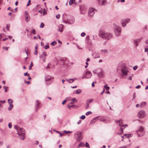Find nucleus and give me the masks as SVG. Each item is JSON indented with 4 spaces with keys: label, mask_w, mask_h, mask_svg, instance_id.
Segmentation results:
<instances>
[{
    "label": "nucleus",
    "mask_w": 148,
    "mask_h": 148,
    "mask_svg": "<svg viewBox=\"0 0 148 148\" xmlns=\"http://www.w3.org/2000/svg\"><path fill=\"white\" fill-rule=\"evenodd\" d=\"M104 88H106L105 89H106V90H108L109 89V87L108 86H107L106 85H105L104 86Z\"/></svg>",
    "instance_id": "41"
},
{
    "label": "nucleus",
    "mask_w": 148,
    "mask_h": 148,
    "mask_svg": "<svg viewBox=\"0 0 148 148\" xmlns=\"http://www.w3.org/2000/svg\"><path fill=\"white\" fill-rule=\"evenodd\" d=\"M88 101H87V102L86 103V109H87L89 108V105L90 103L88 102Z\"/></svg>",
    "instance_id": "32"
},
{
    "label": "nucleus",
    "mask_w": 148,
    "mask_h": 148,
    "mask_svg": "<svg viewBox=\"0 0 148 148\" xmlns=\"http://www.w3.org/2000/svg\"><path fill=\"white\" fill-rule=\"evenodd\" d=\"M45 79L46 83L47 84H49L53 81V78L49 75H47L45 77Z\"/></svg>",
    "instance_id": "10"
},
{
    "label": "nucleus",
    "mask_w": 148,
    "mask_h": 148,
    "mask_svg": "<svg viewBox=\"0 0 148 148\" xmlns=\"http://www.w3.org/2000/svg\"><path fill=\"white\" fill-rule=\"evenodd\" d=\"M80 10L81 13L82 14H84L86 12L87 8L84 6H82L80 7Z\"/></svg>",
    "instance_id": "12"
},
{
    "label": "nucleus",
    "mask_w": 148,
    "mask_h": 148,
    "mask_svg": "<svg viewBox=\"0 0 148 148\" xmlns=\"http://www.w3.org/2000/svg\"><path fill=\"white\" fill-rule=\"evenodd\" d=\"M49 48V46L48 45H46L45 47H44V48L46 49H48V48Z\"/></svg>",
    "instance_id": "56"
},
{
    "label": "nucleus",
    "mask_w": 148,
    "mask_h": 148,
    "mask_svg": "<svg viewBox=\"0 0 148 148\" xmlns=\"http://www.w3.org/2000/svg\"><path fill=\"white\" fill-rule=\"evenodd\" d=\"M63 21L66 23L72 24L74 22L73 17L71 16H67L66 15L63 16Z\"/></svg>",
    "instance_id": "4"
},
{
    "label": "nucleus",
    "mask_w": 148,
    "mask_h": 148,
    "mask_svg": "<svg viewBox=\"0 0 148 148\" xmlns=\"http://www.w3.org/2000/svg\"><path fill=\"white\" fill-rule=\"evenodd\" d=\"M114 32L115 35L117 36H120L121 32V28L119 26L116 25H114Z\"/></svg>",
    "instance_id": "6"
},
{
    "label": "nucleus",
    "mask_w": 148,
    "mask_h": 148,
    "mask_svg": "<svg viewBox=\"0 0 148 148\" xmlns=\"http://www.w3.org/2000/svg\"><path fill=\"white\" fill-rule=\"evenodd\" d=\"M30 2H31V1L30 0H29L28 1V3H27V6H28L29 5H30Z\"/></svg>",
    "instance_id": "50"
},
{
    "label": "nucleus",
    "mask_w": 148,
    "mask_h": 148,
    "mask_svg": "<svg viewBox=\"0 0 148 148\" xmlns=\"http://www.w3.org/2000/svg\"><path fill=\"white\" fill-rule=\"evenodd\" d=\"M63 25L62 24H60L59 25L58 31L62 32H63Z\"/></svg>",
    "instance_id": "18"
},
{
    "label": "nucleus",
    "mask_w": 148,
    "mask_h": 148,
    "mask_svg": "<svg viewBox=\"0 0 148 148\" xmlns=\"http://www.w3.org/2000/svg\"><path fill=\"white\" fill-rule=\"evenodd\" d=\"M8 102L9 105L12 104L13 102V100L11 99H9L8 100Z\"/></svg>",
    "instance_id": "28"
},
{
    "label": "nucleus",
    "mask_w": 148,
    "mask_h": 148,
    "mask_svg": "<svg viewBox=\"0 0 148 148\" xmlns=\"http://www.w3.org/2000/svg\"><path fill=\"white\" fill-rule=\"evenodd\" d=\"M82 132L77 131L75 134V136L76 137L77 136L76 138V140L77 142H80L82 138Z\"/></svg>",
    "instance_id": "8"
},
{
    "label": "nucleus",
    "mask_w": 148,
    "mask_h": 148,
    "mask_svg": "<svg viewBox=\"0 0 148 148\" xmlns=\"http://www.w3.org/2000/svg\"><path fill=\"white\" fill-rule=\"evenodd\" d=\"M39 103L38 102V101H36V103H35V106H36V108H35L36 112L38 110L39 107H38V106L39 105Z\"/></svg>",
    "instance_id": "20"
},
{
    "label": "nucleus",
    "mask_w": 148,
    "mask_h": 148,
    "mask_svg": "<svg viewBox=\"0 0 148 148\" xmlns=\"http://www.w3.org/2000/svg\"><path fill=\"white\" fill-rule=\"evenodd\" d=\"M14 127L17 130L18 134L20 137V139L22 140H24L25 138L24 129L23 128L19 127L17 125H15Z\"/></svg>",
    "instance_id": "2"
},
{
    "label": "nucleus",
    "mask_w": 148,
    "mask_h": 148,
    "mask_svg": "<svg viewBox=\"0 0 148 148\" xmlns=\"http://www.w3.org/2000/svg\"><path fill=\"white\" fill-rule=\"evenodd\" d=\"M80 118L82 119H85V115H83L80 117Z\"/></svg>",
    "instance_id": "42"
},
{
    "label": "nucleus",
    "mask_w": 148,
    "mask_h": 148,
    "mask_svg": "<svg viewBox=\"0 0 148 148\" xmlns=\"http://www.w3.org/2000/svg\"><path fill=\"white\" fill-rule=\"evenodd\" d=\"M92 112H91L89 111V112H86V113L85 114L87 116V115H88L89 114H92Z\"/></svg>",
    "instance_id": "35"
},
{
    "label": "nucleus",
    "mask_w": 148,
    "mask_h": 148,
    "mask_svg": "<svg viewBox=\"0 0 148 148\" xmlns=\"http://www.w3.org/2000/svg\"><path fill=\"white\" fill-rule=\"evenodd\" d=\"M44 23L42 22L41 23V24L40 25V27L42 28L44 27Z\"/></svg>",
    "instance_id": "39"
},
{
    "label": "nucleus",
    "mask_w": 148,
    "mask_h": 148,
    "mask_svg": "<svg viewBox=\"0 0 148 148\" xmlns=\"http://www.w3.org/2000/svg\"><path fill=\"white\" fill-rule=\"evenodd\" d=\"M64 132H65V134H67L68 133H71V132H70L69 131H64Z\"/></svg>",
    "instance_id": "46"
},
{
    "label": "nucleus",
    "mask_w": 148,
    "mask_h": 148,
    "mask_svg": "<svg viewBox=\"0 0 148 148\" xmlns=\"http://www.w3.org/2000/svg\"><path fill=\"white\" fill-rule=\"evenodd\" d=\"M140 41V40L139 39H138L136 40H134V43L136 44V46H137L138 45V42Z\"/></svg>",
    "instance_id": "27"
},
{
    "label": "nucleus",
    "mask_w": 148,
    "mask_h": 148,
    "mask_svg": "<svg viewBox=\"0 0 148 148\" xmlns=\"http://www.w3.org/2000/svg\"><path fill=\"white\" fill-rule=\"evenodd\" d=\"M34 54L37 55L38 54V52L37 50H35V51L34 52Z\"/></svg>",
    "instance_id": "55"
},
{
    "label": "nucleus",
    "mask_w": 148,
    "mask_h": 148,
    "mask_svg": "<svg viewBox=\"0 0 148 148\" xmlns=\"http://www.w3.org/2000/svg\"><path fill=\"white\" fill-rule=\"evenodd\" d=\"M60 15L59 14H58L56 15V18L57 19H58L60 18Z\"/></svg>",
    "instance_id": "49"
},
{
    "label": "nucleus",
    "mask_w": 148,
    "mask_h": 148,
    "mask_svg": "<svg viewBox=\"0 0 148 148\" xmlns=\"http://www.w3.org/2000/svg\"><path fill=\"white\" fill-rule=\"evenodd\" d=\"M86 146L87 147H88L89 146V144L87 142L86 143Z\"/></svg>",
    "instance_id": "58"
},
{
    "label": "nucleus",
    "mask_w": 148,
    "mask_h": 148,
    "mask_svg": "<svg viewBox=\"0 0 148 148\" xmlns=\"http://www.w3.org/2000/svg\"><path fill=\"white\" fill-rule=\"evenodd\" d=\"M127 147L126 146H123L121 147H119V148H127Z\"/></svg>",
    "instance_id": "60"
},
{
    "label": "nucleus",
    "mask_w": 148,
    "mask_h": 148,
    "mask_svg": "<svg viewBox=\"0 0 148 148\" xmlns=\"http://www.w3.org/2000/svg\"><path fill=\"white\" fill-rule=\"evenodd\" d=\"M95 83H96V82H92V87H94L95 86V85L94 84Z\"/></svg>",
    "instance_id": "57"
},
{
    "label": "nucleus",
    "mask_w": 148,
    "mask_h": 148,
    "mask_svg": "<svg viewBox=\"0 0 148 148\" xmlns=\"http://www.w3.org/2000/svg\"><path fill=\"white\" fill-rule=\"evenodd\" d=\"M146 104V102H143L140 104V107H143L145 106Z\"/></svg>",
    "instance_id": "25"
},
{
    "label": "nucleus",
    "mask_w": 148,
    "mask_h": 148,
    "mask_svg": "<svg viewBox=\"0 0 148 148\" xmlns=\"http://www.w3.org/2000/svg\"><path fill=\"white\" fill-rule=\"evenodd\" d=\"M10 25L9 24H7L6 25V29L7 30H9V27H10Z\"/></svg>",
    "instance_id": "40"
},
{
    "label": "nucleus",
    "mask_w": 148,
    "mask_h": 148,
    "mask_svg": "<svg viewBox=\"0 0 148 148\" xmlns=\"http://www.w3.org/2000/svg\"><path fill=\"white\" fill-rule=\"evenodd\" d=\"M95 55V56L94 57L95 59H96L97 58H100V56L99 53L96 52H95L93 54H92V56H94Z\"/></svg>",
    "instance_id": "19"
},
{
    "label": "nucleus",
    "mask_w": 148,
    "mask_h": 148,
    "mask_svg": "<svg viewBox=\"0 0 148 148\" xmlns=\"http://www.w3.org/2000/svg\"><path fill=\"white\" fill-rule=\"evenodd\" d=\"M87 101H88V102L90 103L91 102H92L93 101V99H90L89 100H88Z\"/></svg>",
    "instance_id": "51"
},
{
    "label": "nucleus",
    "mask_w": 148,
    "mask_h": 148,
    "mask_svg": "<svg viewBox=\"0 0 148 148\" xmlns=\"http://www.w3.org/2000/svg\"><path fill=\"white\" fill-rule=\"evenodd\" d=\"M25 21L27 22H28L30 20V16L28 14V12L26 11L25 12Z\"/></svg>",
    "instance_id": "13"
},
{
    "label": "nucleus",
    "mask_w": 148,
    "mask_h": 148,
    "mask_svg": "<svg viewBox=\"0 0 148 148\" xmlns=\"http://www.w3.org/2000/svg\"><path fill=\"white\" fill-rule=\"evenodd\" d=\"M138 68V66H135L133 67V69L134 70H136Z\"/></svg>",
    "instance_id": "44"
},
{
    "label": "nucleus",
    "mask_w": 148,
    "mask_h": 148,
    "mask_svg": "<svg viewBox=\"0 0 148 148\" xmlns=\"http://www.w3.org/2000/svg\"><path fill=\"white\" fill-rule=\"evenodd\" d=\"M115 122L116 123H118L119 125L121 127L120 130L121 132L120 133H118L117 134H122L123 133V130L124 128L126 127L127 126V124L123 125L122 120L115 121Z\"/></svg>",
    "instance_id": "5"
},
{
    "label": "nucleus",
    "mask_w": 148,
    "mask_h": 148,
    "mask_svg": "<svg viewBox=\"0 0 148 148\" xmlns=\"http://www.w3.org/2000/svg\"><path fill=\"white\" fill-rule=\"evenodd\" d=\"M145 116V113L144 110H141L139 112L138 115V117L140 119L143 118Z\"/></svg>",
    "instance_id": "11"
},
{
    "label": "nucleus",
    "mask_w": 148,
    "mask_h": 148,
    "mask_svg": "<svg viewBox=\"0 0 148 148\" xmlns=\"http://www.w3.org/2000/svg\"><path fill=\"white\" fill-rule=\"evenodd\" d=\"M82 121L81 120H79L78 122H77V124H80L81 123Z\"/></svg>",
    "instance_id": "64"
},
{
    "label": "nucleus",
    "mask_w": 148,
    "mask_h": 148,
    "mask_svg": "<svg viewBox=\"0 0 148 148\" xmlns=\"http://www.w3.org/2000/svg\"><path fill=\"white\" fill-rule=\"evenodd\" d=\"M8 48H9V47H3V49H4L6 51H7L8 49Z\"/></svg>",
    "instance_id": "45"
},
{
    "label": "nucleus",
    "mask_w": 148,
    "mask_h": 148,
    "mask_svg": "<svg viewBox=\"0 0 148 148\" xmlns=\"http://www.w3.org/2000/svg\"><path fill=\"white\" fill-rule=\"evenodd\" d=\"M71 101H72V103H74V102L75 101H76V99L75 98H73L71 100Z\"/></svg>",
    "instance_id": "34"
},
{
    "label": "nucleus",
    "mask_w": 148,
    "mask_h": 148,
    "mask_svg": "<svg viewBox=\"0 0 148 148\" xmlns=\"http://www.w3.org/2000/svg\"><path fill=\"white\" fill-rule=\"evenodd\" d=\"M76 79V78H74L73 79H66V81L69 83L73 82L74 80Z\"/></svg>",
    "instance_id": "21"
},
{
    "label": "nucleus",
    "mask_w": 148,
    "mask_h": 148,
    "mask_svg": "<svg viewBox=\"0 0 148 148\" xmlns=\"http://www.w3.org/2000/svg\"><path fill=\"white\" fill-rule=\"evenodd\" d=\"M99 117V116H97L93 118L90 121V124H92L95 123L98 120V118Z\"/></svg>",
    "instance_id": "16"
},
{
    "label": "nucleus",
    "mask_w": 148,
    "mask_h": 148,
    "mask_svg": "<svg viewBox=\"0 0 148 148\" xmlns=\"http://www.w3.org/2000/svg\"><path fill=\"white\" fill-rule=\"evenodd\" d=\"M106 3V0H98V4L100 6L105 5Z\"/></svg>",
    "instance_id": "14"
},
{
    "label": "nucleus",
    "mask_w": 148,
    "mask_h": 148,
    "mask_svg": "<svg viewBox=\"0 0 148 148\" xmlns=\"http://www.w3.org/2000/svg\"><path fill=\"white\" fill-rule=\"evenodd\" d=\"M24 75L25 76H28L29 75V73H27H27H25L24 74Z\"/></svg>",
    "instance_id": "54"
},
{
    "label": "nucleus",
    "mask_w": 148,
    "mask_h": 148,
    "mask_svg": "<svg viewBox=\"0 0 148 148\" xmlns=\"http://www.w3.org/2000/svg\"><path fill=\"white\" fill-rule=\"evenodd\" d=\"M106 120V118L105 117L102 116L100 119L99 120L101 122H104Z\"/></svg>",
    "instance_id": "24"
},
{
    "label": "nucleus",
    "mask_w": 148,
    "mask_h": 148,
    "mask_svg": "<svg viewBox=\"0 0 148 148\" xmlns=\"http://www.w3.org/2000/svg\"><path fill=\"white\" fill-rule=\"evenodd\" d=\"M66 100H65L62 102V105L64 104H65V103H66Z\"/></svg>",
    "instance_id": "61"
},
{
    "label": "nucleus",
    "mask_w": 148,
    "mask_h": 148,
    "mask_svg": "<svg viewBox=\"0 0 148 148\" xmlns=\"http://www.w3.org/2000/svg\"><path fill=\"white\" fill-rule=\"evenodd\" d=\"M101 51L103 52L104 53H108V51L107 49H101Z\"/></svg>",
    "instance_id": "31"
},
{
    "label": "nucleus",
    "mask_w": 148,
    "mask_h": 148,
    "mask_svg": "<svg viewBox=\"0 0 148 148\" xmlns=\"http://www.w3.org/2000/svg\"><path fill=\"white\" fill-rule=\"evenodd\" d=\"M137 134L138 136H143L144 134V128L143 127L140 126L138 130L136 131Z\"/></svg>",
    "instance_id": "7"
},
{
    "label": "nucleus",
    "mask_w": 148,
    "mask_h": 148,
    "mask_svg": "<svg viewBox=\"0 0 148 148\" xmlns=\"http://www.w3.org/2000/svg\"><path fill=\"white\" fill-rule=\"evenodd\" d=\"M32 33L34 34H36V31L34 29H33Z\"/></svg>",
    "instance_id": "53"
},
{
    "label": "nucleus",
    "mask_w": 148,
    "mask_h": 148,
    "mask_svg": "<svg viewBox=\"0 0 148 148\" xmlns=\"http://www.w3.org/2000/svg\"><path fill=\"white\" fill-rule=\"evenodd\" d=\"M96 11V10L94 8H89L88 12L89 16L90 18H92Z\"/></svg>",
    "instance_id": "9"
},
{
    "label": "nucleus",
    "mask_w": 148,
    "mask_h": 148,
    "mask_svg": "<svg viewBox=\"0 0 148 148\" xmlns=\"http://www.w3.org/2000/svg\"><path fill=\"white\" fill-rule=\"evenodd\" d=\"M43 55L45 56L44 57H46L47 56V54L46 53L45 51L43 52V53L41 55H40V58H41L43 57Z\"/></svg>",
    "instance_id": "26"
},
{
    "label": "nucleus",
    "mask_w": 148,
    "mask_h": 148,
    "mask_svg": "<svg viewBox=\"0 0 148 148\" xmlns=\"http://www.w3.org/2000/svg\"><path fill=\"white\" fill-rule=\"evenodd\" d=\"M57 44V42L55 41H54L53 42H52L50 44L52 46H54L55 45Z\"/></svg>",
    "instance_id": "30"
},
{
    "label": "nucleus",
    "mask_w": 148,
    "mask_h": 148,
    "mask_svg": "<svg viewBox=\"0 0 148 148\" xmlns=\"http://www.w3.org/2000/svg\"><path fill=\"white\" fill-rule=\"evenodd\" d=\"M47 12L45 11V9H44V11L43 12V15H45L46 14Z\"/></svg>",
    "instance_id": "59"
},
{
    "label": "nucleus",
    "mask_w": 148,
    "mask_h": 148,
    "mask_svg": "<svg viewBox=\"0 0 148 148\" xmlns=\"http://www.w3.org/2000/svg\"><path fill=\"white\" fill-rule=\"evenodd\" d=\"M128 23V22L127 20V19H123L121 21V23L122 25V26L124 27Z\"/></svg>",
    "instance_id": "15"
},
{
    "label": "nucleus",
    "mask_w": 148,
    "mask_h": 148,
    "mask_svg": "<svg viewBox=\"0 0 148 148\" xmlns=\"http://www.w3.org/2000/svg\"><path fill=\"white\" fill-rule=\"evenodd\" d=\"M0 102L2 103H5V100L0 101Z\"/></svg>",
    "instance_id": "62"
},
{
    "label": "nucleus",
    "mask_w": 148,
    "mask_h": 148,
    "mask_svg": "<svg viewBox=\"0 0 148 148\" xmlns=\"http://www.w3.org/2000/svg\"><path fill=\"white\" fill-rule=\"evenodd\" d=\"M82 92V90L81 89H78L74 92V93L79 94Z\"/></svg>",
    "instance_id": "23"
},
{
    "label": "nucleus",
    "mask_w": 148,
    "mask_h": 148,
    "mask_svg": "<svg viewBox=\"0 0 148 148\" xmlns=\"http://www.w3.org/2000/svg\"><path fill=\"white\" fill-rule=\"evenodd\" d=\"M33 66V64H32V62H31V64L29 66V70L31 69H32V66Z\"/></svg>",
    "instance_id": "38"
},
{
    "label": "nucleus",
    "mask_w": 148,
    "mask_h": 148,
    "mask_svg": "<svg viewBox=\"0 0 148 148\" xmlns=\"http://www.w3.org/2000/svg\"><path fill=\"white\" fill-rule=\"evenodd\" d=\"M146 46L148 47V40L146 41Z\"/></svg>",
    "instance_id": "48"
},
{
    "label": "nucleus",
    "mask_w": 148,
    "mask_h": 148,
    "mask_svg": "<svg viewBox=\"0 0 148 148\" xmlns=\"http://www.w3.org/2000/svg\"><path fill=\"white\" fill-rule=\"evenodd\" d=\"M136 97V93H134L133 95V99H134Z\"/></svg>",
    "instance_id": "63"
},
{
    "label": "nucleus",
    "mask_w": 148,
    "mask_h": 148,
    "mask_svg": "<svg viewBox=\"0 0 148 148\" xmlns=\"http://www.w3.org/2000/svg\"><path fill=\"white\" fill-rule=\"evenodd\" d=\"M8 127L10 128H12V125L11 123H9Z\"/></svg>",
    "instance_id": "43"
},
{
    "label": "nucleus",
    "mask_w": 148,
    "mask_h": 148,
    "mask_svg": "<svg viewBox=\"0 0 148 148\" xmlns=\"http://www.w3.org/2000/svg\"><path fill=\"white\" fill-rule=\"evenodd\" d=\"M99 36L105 40H109L113 37L112 35L110 33H108L103 30L99 32Z\"/></svg>",
    "instance_id": "3"
},
{
    "label": "nucleus",
    "mask_w": 148,
    "mask_h": 148,
    "mask_svg": "<svg viewBox=\"0 0 148 148\" xmlns=\"http://www.w3.org/2000/svg\"><path fill=\"white\" fill-rule=\"evenodd\" d=\"M28 49L27 48H25L24 49V51L26 53V54H27V55H28V53H27V52Z\"/></svg>",
    "instance_id": "36"
},
{
    "label": "nucleus",
    "mask_w": 148,
    "mask_h": 148,
    "mask_svg": "<svg viewBox=\"0 0 148 148\" xmlns=\"http://www.w3.org/2000/svg\"><path fill=\"white\" fill-rule=\"evenodd\" d=\"M86 74L87 76H89V77H87V78H90L92 76V74H91L90 72V71H88L86 72Z\"/></svg>",
    "instance_id": "22"
},
{
    "label": "nucleus",
    "mask_w": 148,
    "mask_h": 148,
    "mask_svg": "<svg viewBox=\"0 0 148 148\" xmlns=\"http://www.w3.org/2000/svg\"><path fill=\"white\" fill-rule=\"evenodd\" d=\"M75 105H71V106H70L69 105H67V107L70 109V108H73L74 107H75Z\"/></svg>",
    "instance_id": "33"
},
{
    "label": "nucleus",
    "mask_w": 148,
    "mask_h": 148,
    "mask_svg": "<svg viewBox=\"0 0 148 148\" xmlns=\"http://www.w3.org/2000/svg\"><path fill=\"white\" fill-rule=\"evenodd\" d=\"M75 1V0H70L69 1V4L70 5H72L73 3V2Z\"/></svg>",
    "instance_id": "37"
},
{
    "label": "nucleus",
    "mask_w": 148,
    "mask_h": 148,
    "mask_svg": "<svg viewBox=\"0 0 148 148\" xmlns=\"http://www.w3.org/2000/svg\"><path fill=\"white\" fill-rule=\"evenodd\" d=\"M86 35V34L84 33V32H82L81 34V36L82 37H83L84 36Z\"/></svg>",
    "instance_id": "47"
},
{
    "label": "nucleus",
    "mask_w": 148,
    "mask_h": 148,
    "mask_svg": "<svg viewBox=\"0 0 148 148\" xmlns=\"http://www.w3.org/2000/svg\"><path fill=\"white\" fill-rule=\"evenodd\" d=\"M13 106L12 104L10 105L9 107L8 108V110H10L12 108H13Z\"/></svg>",
    "instance_id": "29"
},
{
    "label": "nucleus",
    "mask_w": 148,
    "mask_h": 148,
    "mask_svg": "<svg viewBox=\"0 0 148 148\" xmlns=\"http://www.w3.org/2000/svg\"><path fill=\"white\" fill-rule=\"evenodd\" d=\"M125 1V0H118L117 2H119L120 1L122 2H124Z\"/></svg>",
    "instance_id": "52"
},
{
    "label": "nucleus",
    "mask_w": 148,
    "mask_h": 148,
    "mask_svg": "<svg viewBox=\"0 0 148 148\" xmlns=\"http://www.w3.org/2000/svg\"><path fill=\"white\" fill-rule=\"evenodd\" d=\"M62 62L63 63V65H71L74 64L73 62H70L69 63H67V60H65V61H63Z\"/></svg>",
    "instance_id": "17"
},
{
    "label": "nucleus",
    "mask_w": 148,
    "mask_h": 148,
    "mask_svg": "<svg viewBox=\"0 0 148 148\" xmlns=\"http://www.w3.org/2000/svg\"><path fill=\"white\" fill-rule=\"evenodd\" d=\"M117 72L120 73V76L123 78H125L128 75L130 69L127 65L121 62L117 66Z\"/></svg>",
    "instance_id": "1"
}]
</instances>
